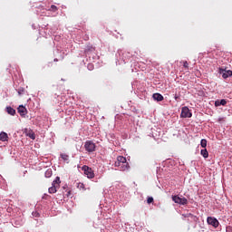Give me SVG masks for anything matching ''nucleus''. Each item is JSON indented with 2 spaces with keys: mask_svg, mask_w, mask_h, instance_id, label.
<instances>
[{
  "mask_svg": "<svg viewBox=\"0 0 232 232\" xmlns=\"http://www.w3.org/2000/svg\"><path fill=\"white\" fill-rule=\"evenodd\" d=\"M115 168H119L120 171H126L130 169V163L123 156H118L117 160L114 163Z\"/></svg>",
  "mask_w": 232,
  "mask_h": 232,
  "instance_id": "f257e3e1",
  "label": "nucleus"
},
{
  "mask_svg": "<svg viewBox=\"0 0 232 232\" xmlns=\"http://www.w3.org/2000/svg\"><path fill=\"white\" fill-rule=\"evenodd\" d=\"M61 188V178L56 177L52 183V187L48 188V192L51 194L57 193V190Z\"/></svg>",
  "mask_w": 232,
  "mask_h": 232,
  "instance_id": "f03ea898",
  "label": "nucleus"
},
{
  "mask_svg": "<svg viewBox=\"0 0 232 232\" xmlns=\"http://www.w3.org/2000/svg\"><path fill=\"white\" fill-rule=\"evenodd\" d=\"M82 171H84V174L86 175L87 179H94L95 173H93V169L92 168L84 165L82 168Z\"/></svg>",
  "mask_w": 232,
  "mask_h": 232,
  "instance_id": "7ed1b4c3",
  "label": "nucleus"
},
{
  "mask_svg": "<svg viewBox=\"0 0 232 232\" xmlns=\"http://www.w3.org/2000/svg\"><path fill=\"white\" fill-rule=\"evenodd\" d=\"M172 200L175 204H179L180 206H186V204H188V198L179 196H172Z\"/></svg>",
  "mask_w": 232,
  "mask_h": 232,
  "instance_id": "20e7f679",
  "label": "nucleus"
},
{
  "mask_svg": "<svg viewBox=\"0 0 232 232\" xmlns=\"http://www.w3.org/2000/svg\"><path fill=\"white\" fill-rule=\"evenodd\" d=\"M193 116V114L191 113V111H189V108L188 107H183L181 109V114L180 117L182 119H191V117Z\"/></svg>",
  "mask_w": 232,
  "mask_h": 232,
  "instance_id": "39448f33",
  "label": "nucleus"
},
{
  "mask_svg": "<svg viewBox=\"0 0 232 232\" xmlns=\"http://www.w3.org/2000/svg\"><path fill=\"white\" fill-rule=\"evenodd\" d=\"M84 148L86 151L92 153V151H95V143H93L92 140H88L85 142Z\"/></svg>",
  "mask_w": 232,
  "mask_h": 232,
  "instance_id": "423d86ee",
  "label": "nucleus"
},
{
  "mask_svg": "<svg viewBox=\"0 0 232 232\" xmlns=\"http://www.w3.org/2000/svg\"><path fill=\"white\" fill-rule=\"evenodd\" d=\"M207 222L209 226H213V227H218L219 223L218 218L208 217Z\"/></svg>",
  "mask_w": 232,
  "mask_h": 232,
  "instance_id": "0eeeda50",
  "label": "nucleus"
},
{
  "mask_svg": "<svg viewBox=\"0 0 232 232\" xmlns=\"http://www.w3.org/2000/svg\"><path fill=\"white\" fill-rule=\"evenodd\" d=\"M17 110H18V113H20L21 117H24V115H26V113H28L26 107H24L23 105H20Z\"/></svg>",
  "mask_w": 232,
  "mask_h": 232,
  "instance_id": "6e6552de",
  "label": "nucleus"
},
{
  "mask_svg": "<svg viewBox=\"0 0 232 232\" xmlns=\"http://www.w3.org/2000/svg\"><path fill=\"white\" fill-rule=\"evenodd\" d=\"M226 104H227V102L226 100H224V99H222L221 101L217 100L215 102L216 108H218V106H226Z\"/></svg>",
  "mask_w": 232,
  "mask_h": 232,
  "instance_id": "1a4fd4ad",
  "label": "nucleus"
},
{
  "mask_svg": "<svg viewBox=\"0 0 232 232\" xmlns=\"http://www.w3.org/2000/svg\"><path fill=\"white\" fill-rule=\"evenodd\" d=\"M0 140H2V142H6V140H8V134L6 132L2 131L0 133Z\"/></svg>",
  "mask_w": 232,
  "mask_h": 232,
  "instance_id": "9d476101",
  "label": "nucleus"
},
{
  "mask_svg": "<svg viewBox=\"0 0 232 232\" xmlns=\"http://www.w3.org/2000/svg\"><path fill=\"white\" fill-rule=\"evenodd\" d=\"M153 99H154V101L160 102V101H164V96H162V94H160V93H154Z\"/></svg>",
  "mask_w": 232,
  "mask_h": 232,
  "instance_id": "9b49d317",
  "label": "nucleus"
},
{
  "mask_svg": "<svg viewBox=\"0 0 232 232\" xmlns=\"http://www.w3.org/2000/svg\"><path fill=\"white\" fill-rule=\"evenodd\" d=\"M231 76H232V71H231V70L225 71V72L222 73L223 79H227V77H231Z\"/></svg>",
  "mask_w": 232,
  "mask_h": 232,
  "instance_id": "f8f14e48",
  "label": "nucleus"
},
{
  "mask_svg": "<svg viewBox=\"0 0 232 232\" xmlns=\"http://www.w3.org/2000/svg\"><path fill=\"white\" fill-rule=\"evenodd\" d=\"M200 153L204 159H208V157H209V152H208V150L206 149L201 150Z\"/></svg>",
  "mask_w": 232,
  "mask_h": 232,
  "instance_id": "ddd939ff",
  "label": "nucleus"
},
{
  "mask_svg": "<svg viewBox=\"0 0 232 232\" xmlns=\"http://www.w3.org/2000/svg\"><path fill=\"white\" fill-rule=\"evenodd\" d=\"M61 159H63L64 160V162H70V156H68V154H61Z\"/></svg>",
  "mask_w": 232,
  "mask_h": 232,
  "instance_id": "4468645a",
  "label": "nucleus"
},
{
  "mask_svg": "<svg viewBox=\"0 0 232 232\" xmlns=\"http://www.w3.org/2000/svg\"><path fill=\"white\" fill-rule=\"evenodd\" d=\"M26 136L29 139H32L33 140H35V133H34V131L30 130L29 132H27Z\"/></svg>",
  "mask_w": 232,
  "mask_h": 232,
  "instance_id": "2eb2a0df",
  "label": "nucleus"
},
{
  "mask_svg": "<svg viewBox=\"0 0 232 232\" xmlns=\"http://www.w3.org/2000/svg\"><path fill=\"white\" fill-rule=\"evenodd\" d=\"M6 110H7V113H8L9 115H15V110H14V108H12V107H7Z\"/></svg>",
  "mask_w": 232,
  "mask_h": 232,
  "instance_id": "dca6fc26",
  "label": "nucleus"
},
{
  "mask_svg": "<svg viewBox=\"0 0 232 232\" xmlns=\"http://www.w3.org/2000/svg\"><path fill=\"white\" fill-rule=\"evenodd\" d=\"M52 175H53V172L52 171V169H49L45 171V178L46 179H50V177H52Z\"/></svg>",
  "mask_w": 232,
  "mask_h": 232,
  "instance_id": "f3484780",
  "label": "nucleus"
},
{
  "mask_svg": "<svg viewBox=\"0 0 232 232\" xmlns=\"http://www.w3.org/2000/svg\"><path fill=\"white\" fill-rule=\"evenodd\" d=\"M47 10H48V12H57V10H59V8L56 7L55 5H52L51 7Z\"/></svg>",
  "mask_w": 232,
  "mask_h": 232,
  "instance_id": "a211bd4d",
  "label": "nucleus"
},
{
  "mask_svg": "<svg viewBox=\"0 0 232 232\" xmlns=\"http://www.w3.org/2000/svg\"><path fill=\"white\" fill-rule=\"evenodd\" d=\"M201 148H206L208 146V140L206 139H202L200 141Z\"/></svg>",
  "mask_w": 232,
  "mask_h": 232,
  "instance_id": "6ab92c4d",
  "label": "nucleus"
},
{
  "mask_svg": "<svg viewBox=\"0 0 232 232\" xmlns=\"http://www.w3.org/2000/svg\"><path fill=\"white\" fill-rule=\"evenodd\" d=\"M93 47L92 46H87V48L85 49V53H88V52H92Z\"/></svg>",
  "mask_w": 232,
  "mask_h": 232,
  "instance_id": "aec40b11",
  "label": "nucleus"
},
{
  "mask_svg": "<svg viewBox=\"0 0 232 232\" xmlns=\"http://www.w3.org/2000/svg\"><path fill=\"white\" fill-rule=\"evenodd\" d=\"M151 203H153V198L152 197H149L147 198V204H151Z\"/></svg>",
  "mask_w": 232,
  "mask_h": 232,
  "instance_id": "412c9836",
  "label": "nucleus"
},
{
  "mask_svg": "<svg viewBox=\"0 0 232 232\" xmlns=\"http://www.w3.org/2000/svg\"><path fill=\"white\" fill-rule=\"evenodd\" d=\"M183 66H184V68H187V70L189 68V63H188V61H185L183 63Z\"/></svg>",
  "mask_w": 232,
  "mask_h": 232,
  "instance_id": "4be33fe9",
  "label": "nucleus"
},
{
  "mask_svg": "<svg viewBox=\"0 0 232 232\" xmlns=\"http://www.w3.org/2000/svg\"><path fill=\"white\" fill-rule=\"evenodd\" d=\"M226 70L224 68H219V73L222 75Z\"/></svg>",
  "mask_w": 232,
  "mask_h": 232,
  "instance_id": "5701e85b",
  "label": "nucleus"
},
{
  "mask_svg": "<svg viewBox=\"0 0 232 232\" xmlns=\"http://www.w3.org/2000/svg\"><path fill=\"white\" fill-rule=\"evenodd\" d=\"M88 69H89V70H93V64L89 63V64H88Z\"/></svg>",
  "mask_w": 232,
  "mask_h": 232,
  "instance_id": "b1692460",
  "label": "nucleus"
},
{
  "mask_svg": "<svg viewBox=\"0 0 232 232\" xmlns=\"http://www.w3.org/2000/svg\"><path fill=\"white\" fill-rule=\"evenodd\" d=\"M174 99H175V101H180V96L175 95Z\"/></svg>",
  "mask_w": 232,
  "mask_h": 232,
  "instance_id": "393cba45",
  "label": "nucleus"
},
{
  "mask_svg": "<svg viewBox=\"0 0 232 232\" xmlns=\"http://www.w3.org/2000/svg\"><path fill=\"white\" fill-rule=\"evenodd\" d=\"M80 188H84V184H80Z\"/></svg>",
  "mask_w": 232,
  "mask_h": 232,
  "instance_id": "a878e982",
  "label": "nucleus"
},
{
  "mask_svg": "<svg viewBox=\"0 0 232 232\" xmlns=\"http://www.w3.org/2000/svg\"><path fill=\"white\" fill-rule=\"evenodd\" d=\"M57 61H58L57 59H54V62H55V63H57Z\"/></svg>",
  "mask_w": 232,
  "mask_h": 232,
  "instance_id": "bb28decb",
  "label": "nucleus"
},
{
  "mask_svg": "<svg viewBox=\"0 0 232 232\" xmlns=\"http://www.w3.org/2000/svg\"><path fill=\"white\" fill-rule=\"evenodd\" d=\"M70 193H71V192L69 191V192H68V195H70Z\"/></svg>",
  "mask_w": 232,
  "mask_h": 232,
  "instance_id": "cd10ccee",
  "label": "nucleus"
}]
</instances>
